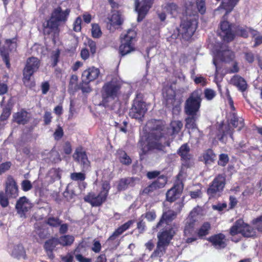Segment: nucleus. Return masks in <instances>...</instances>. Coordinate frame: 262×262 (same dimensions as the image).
<instances>
[{
    "mask_svg": "<svg viewBox=\"0 0 262 262\" xmlns=\"http://www.w3.org/2000/svg\"><path fill=\"white\" fill-rule=\"evenodd\" d=\"M183 123L180 120H172L169 127L165 125L161 120L154 121L150 132L148 134L146 142L140 140L138 145L141 150L140 156L145 155L150 151L156 150L164 151L166 146H169V137L178 134L183 127Z\"/></svg>",
    "mask_w": 262,
    "mask_h": 262,
    "instance_id": "obj_1",
    "label": "nucleus"
},
{
    "mask_svg": "<svg viewBox=\"0 0 262 262\" xmlns=\"http://www.w3.org/2000/svg\"><path fill=\"white\" fill-rule=\"evenodd\" d=\"M70 12V9L63 10L60 6H58L52 10L49 18L43 23V34L51 35L54 43L59 36V26L67 23Z\"/></svg>",
    "mask_w": 262,
    "mask_h": 262,
    "instance_id": "obj_2",
    "label": "nucleus"
},
{
    "mask_svg": "<svg viewBox=\"0 0 262 262\" xmlns=\"http://www.w3.org/2000/svg\"><path fill=\"white\" fill-rule=\"evenodd\" d=\"M227 124L223 126V124L220 125L216 137L220 141L225 143V138L228 135L233 139L234 128H237L238 130H241L244 126V120L237 116V114L233 112H230L227 120Z\"/></svg>",
    "mask_w": 262,
    "mask_h": 262,
    "instance_id": "obj_3",
    "label": "nucleus"
},
{
    "mask_svg": "<svg viewBox=\"0 0 262 262\" xmlns=\"http://www.w3.org/2000/svg\"><path fill=\"white\" fill-rule=\"evenodd\" d=\"M220 28L221 30L220 35L223 40L228 42L233 41L236 36L244 38H247L249 36V27L247 26H235L233 27V31H232V24L225 20L221 23Z\"/></svg>",
    "mask_w": 262,
    "mask_h": 262,
    "instance_id": "obj_4",
    "label": "nucleus"
},
{
    "mask_svg": "<svg viewBox=\"0 0 262 262\" xmlns=\"http://www.w3.org/2000/svg\"><path fill=\"white\" fill-rule=\"evenodd\" d=\"M121 82L116 78L104 83L101 91L103 105L108 106L110 101L118 99L121 95Z\"/></svg>",
    "mask_w": 262,
    "mask_h": 262,
    "instance_id": "obj_5",
    "label": "nucleus"
},
{
    "mask_svg": "<svg viewBox=\"0 0 262 262\" xmlns=\"http://www.w3.org/2000/svg\"><path fill=\"white\" fill-rule=\"evenodd\" d=\"M201 90L193 91L186 99L184 105V112L186 115H199L201 102Z\"/></svg>",
    "mask_w": 262,
    "mask_h": 262,
    "instance_id": "obj_6",
    "label": "nucleus"
},
{
    "mask_svg": "<svg viewBox=\"0 0 262 262\" xmlns=\"http://www.w3.org/2000/svg\"><path fill=\"white\" fill-rule=\"evenodd\" d=\"M198 19L190 17L181 21L180 27L177 28L178 36L181 35L185 40L189 39L198 28Z\"/></svg>",
    "mask_w": 262,
    "mask_h": 262,
    "instance_id": "obj_7",
    "label": "nucleus"
},
{
    "mask_svg": "<svg viewBox=\"0 0 262 262\" xmlns=\"http://www.w3.org/2000/svg\"><path fill=\"white\" fill-rule=\"evenodd\" d=\"M137 32L133 29H129L121 38V44L119 47V52L121 57L135 51L134 41H136Z\"/></svg>",
    "mask_w": 262,
    "mask_h": 262,
    "instance_id": "obj_8",
    "label": "nucleus"
},
{
    "mask_svg": "<svg viewBox=\"0 0 262 262\" xmlns=\"http://www.w3.org/2000/svg\"><path fill=\"white\" fill-rule=\"evenodd\" d=\"M226 184L225 174H217L209 185L206 193L210 198L219 195L224 190Z\"/></svg>",
    "mask_w": 262,
    "mask_h": 262,
    "instance_id": "obj_9",
    "label": "nucleus"
},
{
    "mask_svg": "<svg viewBox=\"0 0 262 262\" xmlns=\"http://www.w3.org/2000/svg\"><path fill=\"white\" fill-rule=\"evenodd\" d=\"M40 65V61L37 57L32 56L27 59L23 71V80L24 83L30 80L31 76L38 70Z\"/></svg>",
    "mask_w": 262,
    "mask_h": 262,
    "instance_id": "obj_10",
    "label": "nucleus"
},
{
    "mask_svg": "<svg viewBox=\"0 0 262 262\" xmlns=\"http://www.w3.org/2000/svg\"><path fill=\"white\" fill-rule=\"evenodd\" d=\"M147 111L146 103L142 100L138 99V95L133 102L129 115L133 118L140 119L144 117Z\"/></svg>",
    "mask_w": 262,
    "mask_h": 262,
    "instance_id": "obj_11",
    "label": "nucleus"
},
{
    "mask_svg": "<svg viewBox=\"0 0 262 262\" xmlns=\"http://www.w3.org/2000/svg\"><path fill=\"white\" fill-rule=\"evenodd\" d=\"M73 158L80 164L82 171H85L91 167V162L88 159L86 151L82 146H79L75 149Z\"/></svg>",
    "mask_w": 262,
    "mask_h": 262,
    "instance_id": "obj_12",
    "label": "nucleus"
},
{
    "mask_svg": "<svg viewBox=\"0 0 262 262\" xmlns=\"http://www.w3.org/2000/svg\"><path fill=\"white\" fill-rule=\"evenodd\" d=\"M17 38L16 37L6 39L5 42L7 45L8 49L5 47L0 48V54L3 58V60L6 64V66L8 69H10L11 67V64L10 62L9 57V51H11L12 50H16L17 43Z\"/></svg>",
    "mask_w": 262,
    "mask_h": 262,
    "instance_id": "obj_13",
    "label": "nucleus"
},
{
    "mask_svg": "<svg viewBox=\"0 0 262 262\" xmlns=\"http://www.w3.org/2000/svg\"><path fill=\"white\" fill-rule=\"evenodd\" d=\"M190 148L187 143L182 144L177 150V154L181 157V166L188 168L191 165L192 155L190 153Z\"/></svg>",
    "mask_w": 262,
    "mask_h": 262,
    "instance_id": "obj_14",
    "label": "nucleus"
},
{
    "mask_svg": "<svg viewBox=\"0 0 262 262\" xmlns=\"http://www.w3.org/2000/svg\"><path fill=\"white\" fill-rule=\"evenodd\" d=\"M176 234V231L172 225L166 226L158 233V242L168 246Z\"/></svg>",
    "mask_w": 262,
    "mask_h": 262,
    "instance_id": "obj_15",
    "label": "nucleus"
},
{
    "mask_svg": "<svg viewBox=\"0 0 262 262\" xmlns=\"http://www.w3.org/2000/svg\"><path fill=\"white\" fill-rule=\"evenodd\" d=\"M134 223V220H129L116 229L106 241V242L108 243V245L110 246L115 245L114 248H117V247L119 245L120 242L118 241H115V240L118 236L128 229Z\"/></svg>",
    "mask_w": 262,
    "mask_h": 262,
    "instance_id": "obj_16",
    "label": "nucleus"
},
{
    "mask_svg": "<svg viewBox=\"0 0 262 262\" xmlns=\"http://www.w3.org/2000/svg\"><path fill=\"white\" fill-rule=\"evenodd\" d=\"M5 194L9 199H16L18 196V186L11 175L7 176L5 184Z\"/></svg>",
    "mask_w": 262,
    "mask_h": 262,
    "instance_id": "obj_17",
    "label": "nucleus"
},
{
    "mask_svg": "<svg viewBox=\"0 0 262 262\" xmlns=\"http://www.w3.org/2000/svg\"><path fill=\"white\" fill-rule=\"evenodd\" d=\"M154 0H142L140 6V0H134L135 8L138 12L137 21H141L145 17L150 8L151 7Z\"/></svg>",
    "mask_w": 262,
    "mask_h": 262,
    "instance_id": "obj_18",
    "label": "nucleus"
},
{
    "mask_svg": "<svg viewBox=\"0 0 262 262\" xmlns=\"http://www.w3.org/2000/svg\"><path fill=\"white\" fill-rule=\"evenodd\" d=\"M167 177L164 175H161L144 188L140 193L142 195H148L157 189L163 188L167 183Z\"/></svg>",
    "mask_w": 262,
    "mask_h": 262,
    "instance_id": "obj_19",
    "label": "nucleus"
},
{
    "mask_svg": "<svg viewBox=\"0 0 262 262\" xmlns=\"http://www.w3.org/2000/svg\"><path fill=\"white\" fill-rule=\"evenodd\" d=\"M33 205L31 201L25 196H21L16 201L15 204V209L17 213L21 217L25 216L27 212H28Z\"/></svg>",
    "mask_w": 262,
    "mask_h": 262,
    "instance_id": "obj_20",
    "label": "nucleus"
},
{
    "mask_svg": "<svg viewBox=\"0 0 262 262\" xmlns=\"http://www.w3.org/2000/svg\"><path fill=\"white\" fill-rule=\"evenodd\" d=\"M83 200L84 202L90 204L93 207H99L106 200V195H103V192H100L98 195L91 192L88 193L83 198Z\"/></svg>",
    "mask_w": 262,
    "mask_h": 262,
    "instance_id": "obj_21",
    "label": "nucleus"
},
{
    "mask_svg": "<svg viewBox=\"0 0 262 262\" xmlns=\"http://www.w3.org/2000/svg\"><path fill=\"white\" fill-rule=\"evenodd\" d=\"M31 118L30 114L25 109H21L13 115V121L19 125L27 124Z\"/></svg>",
    "mask_w": 262,
    "mask_h": 262,
    "instance_id": "obj_22",
    "label": "nucleus"
},
{
    "mask_svg": "<svg viewBox=\"0 0 262 262\" xmlns=\"http://www.w3.org/2000/svg\"><path fill=\"white\" fill-rule=\"evenodd\" d=\"M177 216V212L171 209L164 211L159 221L156 225V227L158 228L161 227L164 223L167 224V226L169 225V223L172 222Z\"/></svg>",
    "mask_w": 262,
    "mask_h": 262,
    "instance_id": "obj_23",
    "label": "nucleus"
},
{
    "mask_svg": "<svg viewBox=\"0 0 262 262\" xmlns=\"http://www.w3.org/2000/svg\"><path fill=\"white\" fill-rule=\"evenodd\" d=\"M100 74L98 68L94 67H89L82 72V78L88 82L93 81L98 78Z\"/></svg>",
    "mask_w": 262,
    "mask_h": 262,
    "instance_id": "obj_24",
    "label": "nucleus"
},
{
    "mask_svg": "<svg viewBox=\"0 0 262 262\" xmlns=\"http://www.w3.org/2000/svg\"><path fill=\"white\" fill-rule=\"evenodd\" d=\"M225 238V235L221 233L210 236L207 240L215 247L223 249L227 246Z\"/></svg>",
    "mask_w": 262,
    "mask_h": 262,
    "instance_id": "obj_25",
    "label": "nucleus"
},
{
    "mask_svg": "<svg viewBox=\"0 0 262 262\" xmlns=\"http://www.w3.org/2000/svg\"><path fill=\"white\" fill-rule=\"evenodd\" d=\"M231 83L235 86L238 91L244 92L247 89V83L245 79L239 75H236L231 79Z\"/></svg>",
    "mask_w": 262,
    "mask_h": 262,
    "instance_id": "obj_26",
    "label": "nucleus"
},
{
    "mask_svg": "<svg viewBox=\"0 0 262 262\" xmlns=\"http://www.w3.org/2000/svg\"><path fill=\"white\" fill-rule=\"evenodd\" d=\"M58 245H59L58 238L53 237L49 239L45 243L43 248L50 257L51 256L52 257H54L53 251Z\"/></svg>",
    "mask_w": 262,
    "mask_h": 262,
    "instance_id": "obj_27",
    "label": "nucleus"
},
{
    "mask_svg": "<svg viewBox=\"0 0 262 262\" xmlns=\"http://www.w3.org/2000/svg\"><path fill=\"white\" fill-rule=\"evenodd\" d=\"M14 103L12 97H11L8 100L6 105L3 107L2 113L0 115V121H4L7 120L10 117L11 111L13 108Z\"/></svg>",
    "mask_w": 262,
    "mask_h": 262,
    "instance_id": "obj_28",
    "label": "nucleus"
},
{
    "mask_svg": "<svg viewBox=\"0 0 262 262\" xmlns=\"http://www.w3.org/2000/svg\"><path fill=\"white\" fill-rule=\"evenodd\" d=\"M196 223L185 220L184 222L183 235L184 237L193 236L195 233Z\"/></svg>",
    "mask_w": 262,
    "mask_h": 262,
    "instance_id": "obj_29",
    "label": "nucleus"
},
{
    "mask_svg": "<svg viewBox=\"0 0 262 262\" xmlns=\"http://www.w3.org/2000/svg\"><path fill=\"white\" fill-rule=\"evenodd\" d=\"M109 23L113 26H119L122 24L123 19L121 14L119 11H115L113 12L110 17L108 18Z\"/></svg>",
    "mask_w": 262,
    "mask_h": 262,
    "instance_id": "obj_30",
    "label": "nucleus"
},
{
    "mask_svg": "<svg viewBox=\"0 0 262 262\" xmlns=\"http://www.w3.org/2000/svg\"><path fill=\"white\" fill-rule=\"evenodd\" d=\"M202 211V208L199 206L193 208L185 220L196 223L198 222L200 216L201 215Z\"/></svg>",
    "mask_w": 262,
    "mask_h": 262,
    "instance_id": "obj_31",
    "label": "nucleus"
},
{
    "mask_svg": "<svg viewBox=\"0 0 262 262\" xmlns=\"http://www.w3.org/2000/svg\"><path fill=\"white\" fill-rule=\"evenodd\" d=\"M211 229V224L209 222H205L197 230L196 234L199 238L202 239L209 233Z\"/></svg>",
    "mask_w": 262,
    "mask_h": 262,
    "instance_id": "obj_32",
    "label": "nucleus"
},
{
    "mask_svg": "<svg viewBox=\"0 0 262 262\" xmlns=\"http://www.w3.org/2000/svg\"><path fill=\"white\" fill-rule=\"evenodd\" d=\"M216 55L222 61H227L233 56V53L228 49L217 50Z\"/></svg>",
    "mask_w": 262,
    "mask_h": 262,
    "instance_id": "obj_33",
    "label": "nucleus"
},
{
    "mask_svg": "<svg viewBox=\"0 0 262 262\" xmlns=\"http://www.w3.org/2000/svg\"><path fill=\"white\" fill-rule=\"evenodd\" d=\"M187 116V117L185 118V127L188 129L192 130L198 128L196 122L199 117V115Z\"/></svg>",
    "mask_w": 262,
    "mask_h": 262,
    "instance_id": "obj_34",
    "label": "nucleus"
},
{
    "mask_svg": "<svg viewBox=\"0 0 262 262\" xmlns=\"http://www.w3.org/2000/svg\"><path fill=\"white\" fill-rule=\"evenodd\" d=\"M239 0H223L220 7L226 10V13L232 11Z\"/></svg>",
    "mask_w": 262,
    "mask_h": 262,
    "instance_id": "obj_35",
    "label": "nucleus"
},
{
    "mask_svg": "<svg viewBox=\"0 0 262 262\" xmlns=\"http://www.w3.org/2000/svg\"><path fill=\"white\" fill-rule=\"evenodd\" d=\"M167 246L158 242L156 248L151 254V257L156 258L163 256L166 252Z\"/></svg>",
    "mask_w": 262,
    "mask_h": 262,
    "instance_id": "obj_36",
    "label": "nucleus"
},
{
    "mask_svg": "<svg viewBox=\"0 0 262 262\" xmlns=\"http://www.w3.org/2000/svg\"><path fill=\"white\" fill-rule=\"evenodd\" d=\"M59 244L63 247L70 246L74 242L75 238L70 235H64L58 238Z\"/></svg>",
    "mask_w": 262,
    "mask_h": 262,
    "instance_id": "obj_37",
    "label": "nucleus"
},
{
    "mask_svg": "<svg viewBox=\"0 0 262 262\" xmlns=\"http://www.w3.org/2000/svg\"><path fill=\"white\" fill-rule=\"evenodd\" d=\"M179 195L180 193L178 189L172 187L166 192V200L170 203L173 202L179 197Z\"/></svg>",
    "mask_w": 262,
    "mask_h": 262,
    "instance_id": "obj_38",
    "label": "nucleus"
},
{
    "mask_svg": "<svg viewBox=\"0 0 262 262\" xmlns=\"http://www.w3.org/2000/svg\"><path fill=\"white\" fill-rule=\"evenodd\" d=\"M241 234L245 237H251L253 235V228L244 222L241 224Z\"/></svg>",
    "mask_w": 262,
    "mask_h": 262,
    "instance_id": "obj_39",
    "label": "nucleus"
},
{
    "mask_svg": "<svg viewBox=\"0 0 262 262\" xmlns=\"http://www.w3.org/2000/svg\"><path fill=\"white\" fill-rule=\"evenodd\" d=\"M47 159L48 160V162L52 164L57 163L61 161L59 152L54 150H52L50 152Z\"/></svg>",
    "mask_w": 262,
    "mask_h": 262,
    "instance_id": "obj_40",
    "label": "nucleus"
},
{
    "mask_svg": "<svg viewBox=\"0 0 262 262\" xmlns=\"http://www.w3.org/2000/svg\"><path fill=\"white\" fill-rule=\"evenodd\" d=\"M78 80V78L76 75L73 74L71 75L69 83V89L73 92L79 90Z\"/></svg>",
    "mask_w": 262,
    "mask_h": 262,
    "instance_id": "obj_41",
    "label": "nucleus"
},
{
    "mask_svg": "<svg viewBox=\"0 0 262 262\" xmlns=\"http://www.w3.org/2000/svg\"><path fill=\"white\" fill-rule=\"evenodd\" d=\"M119 160L122 164L129 165L132 163V160L131 158L125 151L121 150L119 152Z\"/></svg>",
    "mask_w": 262,
    "mask_h": 262,
    "instance_id": "obj_42",
    "label": "nucleus"
},
{
    "mask_svg": "<svg viewBox=\"0 0 262 262\" xmlns=\"http://www.w3.org/2000/svg\"><path fill=\"white\" fill-rule=\"evenodd\" d=\"M92 36L95 38H99L102 35V32L100 26L97 24H92Z\"/></svg>",
    "mask_w": 262,
    "mask_h": 262,
    "instance_id": "obj_43",
    "label": "nucleus"
},
{
    "mask_svg": "<svg viewBox=\"0 0 262 262\" xmlns=\"http://www.w3.org/2000/svg\"><path fill=\"white\" fill-rule=\"evenodd\" d=\"M62 223V221H61L59 217H49L46 220V223L48 225L52 227H57L60 225Z\"/></svg>",
    "mask_w": 262,
    "mask_h": 262,
    "instance_id": "obj_44",
    "label": "nucleus"
},
{
    "mask_svg": "<svg viewBox=\"0 0 262 262\" xmlns=\"http://www.w3.org/2000/svg\"><path fill=\"white\" fill-rule=\"evenodd\" d=\"M215 157V155L212 149L210 148L206 150L203 155V158L206 163L213 161Z\"/></svg>",
    "mask_w": 262,
    "mask_h": 262,
    "instance_id": "obj_45",
    "label": "nucleus"
},
{
    "mask_svg": "<svg viewBox=\"0 0 262 262\" xmlns=\"http://www.w3.org/2000/svg\"><path fill=\"white\" fill-rule=\"evenodd\" d=\"M90 82L82 78V82L78 85L79 90H81L83 93L91 92L92 89L90 86Z\"/></svg>",
    "mask_w": 262,
    "mask_h": 262,
    "instance_id": "obj_46",
    "label": "nucleus"
},
{
    "mask_svg": "<svg viewBox=\"0 0 262 262\" xmlns=\"http://www.w3.org/2000/svg\"><path fill=\"white\" fill-rule=\"evenodd\" d=\"M196 6L201 14L203 15L206 13V0H196Z\"/></svg>",
    "mask_w": 262,
    "mask_h": 262,
    "instance_id": "obj_47",
    "label": "nucleus"
},
{
    "mask_svg": "<svg viewBox=\"0 0 262 262\" xmlns=\"http://www.w3.org/2000/svg\"><path fill=\"white\" fill-rule=\"evenodd\" d=\"M157 217L156 213L155 210L146 212L141 216V218L144 217L147 219L148 222L154 221Z\"/></svg>",
    "mask_w": 262,
    "mask_h": 262,
    "instance_id": "obj_48",
    "label": "nucleus"
},
{
    "mask_svg": "<svg viewBox=\"0 0 262 262\" xmlns=\"http://www.w3.org/2000/svg\"><path fill=\"white\" fill-rule=\"evenodd\" d=\"M241 224L238 221L236 222L235 225H233L230 229V234L234 236L238 233L241 234Z\"/></svg>",
    "mask_w": 262,
    "mask_h": 262,
    "instance_id": "obj_49",
    "label": "nucleus"
},
{
    "mask_svg": "<svg viewBox=\"0 0 262 262\" xmlns=\"http://www.w3.org/2000/svg\"><path fill=\"white\" fill-rule=\"evenodd\" d=\"M130 181L127 178L121 179L118 185V189L119 190H123L127 188Z\"/></svg>",
    "mask_w": 262,
    "mask_h": 262,
    "instance_id": "obj_50",
    "label": "nucleus"
},
{
    "mask_svg": "<svg viewBox=\"0 0 262 262\" xmlns=\"http://www.w3.org/2000/svg\"><path fill=\"white\" fill-rule=\"evenodd\" d=\"M71 179L73 181H83L85 179V174L82 172H73L71 174Z\"/></svg>",
    "mask_w": 262,
    "mask_h": 262,
    "instance_id": "obj_51",
    "label": "nucleus"
},
{
    "mask_svg": "<svg viewBox=\"0 0 262 262\" xmlns=\"http://www.w3.org/2000/svg\"><path fill=\"white\" fill-rule=\"evenodd\" d=\"M12 166L10 161H7L0 164V176L8 171Z\"/></svg>",
    "mask_w": 262,
    "mask_h": 262,
    "instance_id": "obj_52",
    "label": "nucleus"
},
{
    "mask_svg": "<svg viewBox=\"0 0 262 262\" xmlns=\"http://www.w3.org/2000/svg\"><path fill=\"white\" fill-rule=\"evenodd\" d=\"M204 93L205 98L208 100L213 99L216 95V93L214 90L208 88L204 90Z\"/></svg>",
    "mask_w": 262,
    "mask_h": 262,
    "instance_id": "obj_53",
    "label": "nucleus"
},
{
    "mask_svg": "<svg viewBox=\"0 0 262 262\" xmlns=\"http://www.w3.org/2000/svg\"><path fill=\"white\" fill-rule=\"evenodd\" d=\"M229 162V157L227 154H221L219 156L218 164L221 166H225Z\"/></svg>",
    "mask_w": 262,
    "mask_h": 262,
    "instance_id": "obj_54",
    "label": "nucleus"
},
{
    "mask_svg": "<svg viewBox=\"0 0 262 262\" xmlns=\"http://www.w3.org/2000/svg\"><path fill=\"white\" fill-rule=\"evenodd\" d=\"M82 19L80 16L77 17L73 23V29L75 32H80L81 30Z\"/></svg>",
    "mask_w": 262,
    "mask_h": 262,
    "instance_id": "obj_55",
    "label": "nucleus"
},
{
    "mask_svg": "<svg viewBox=\"0 0 262 262\" xmlns=\"http://www.w3.org/2000/svg\"><path fill=\"white\" fill-rule=\"evenodd\" d=\"M60 51L59 49H57L55 52H54L51 56V58L53 60L52 65L53 67L57 66L58 62H59V58L60 57Z\"/></svg>",
    "mask_w": 262,
    "mask_h": 262,
    "instance_id": "obj_56",
    "label": "nucleus"
},
{
    "mask_svg": "<svg viewBox=\"0 0 262 262\" xmlns=\"http://www.w3.org/2000/svg\"><path fill=\"white\" fill-rule=\"evenodd\" d=\"M64 133L62 128L60 126H58L57 128L55 129L53 134L54 139L58 141L61 139L63 136Z\"/></svg>",
    "mask_w": 262,
    "mask_h": 262,
    "instance_id": "obj_57",
    "label": "nucleus"
},
{
    "mask_svg": "<svg viewBox=\"0 0 262 262\" xmlns=\"http://www.w3.org/2000/svg\"><path fill=\"white\" fill-rule=\"evenodd\" d=\"M8 199L9 198L6 195H5L3 191L0 192V204L3 207L5 208L8 206Z\"/></svg>",
    "mask_w": 262,
    "mask_h": 262,
    "instance_id": "obj_58",
    "label": "nucleus"
},
{
    "mask_svg": "<svg viewBox=\"0 0 262 262\" xmlns=\"http://www.w3.org/2000/svg\"><path fill=\"white\" fill-rule=\"evenodd\" d=\"M21 188L24 191H28L32 188L31 182L28 180H23L21 183Z\"/></svg>",
    "mask_w": 262,
    "mask_h": 262,
    "instance_id": "obj_59",
    "label": "nucleus"
},
{
    "mask_svg": "<svg viewBox=\"0 0 262 262\" xmlns=\"http://www.w3.org/2000/svg\"><path fill=\"white\" fill-rule=\"evenodd\" d=\"M137 229H138L139 233H143L145 231L146 224L143 219H139V221L137 224Z\"/></svg>",
    "mask_w": 262,
    "mask_h": 262,
    "instance_id": "obj_60",
    "label": "nucleus"
},
{
    "mask_svg": "<svg viewBox=\"0 0 262 262\" xmlns=\"http://www.w3.org/2000/svg\"><path fill=\"white\" fill-rule=\"evenodd\" d=\"M91 249L96 253H99L101 249V245L100 242L99 241L94 239Z\"/></svg>",
    "mask_w": 262,
    "mask_h": 262,
    "instance_id": "obj_61",
    "label": "nucleus"
},
{
    "mask_svg": "<svg viewBox=\"0 0 262 262\" xmlns=\"http://www.w3.org/2000/svg\"><path fill=\"white\" fill-rule=\"evenodd\" d=\"M111 188L110 183L107 181H104L102 185V190L100 192H103V195H106L107 199L108 191Z\"/></svg>",
    "mask_w": 262,
    "mask_h": 262,
    "instance_id": "obj_62",
    "label": "nucleus"
},
{
    "mask_svg": "<svg viewBox=\"0 0 262 262\" xmlns=\"http://www.w3.org/2000/svg\"><path fill=\"white\" fill-rule=\"evenodd\" d=\"M178 8L177 5L173 3H168L166 6L167 11H169L171 14L177 12Z\"/></svg>",
    "mask_w": 262,
    "mask_h": 262,
    "instance_id": "obj_63",
    "label": "nucleus"
},
{
    "mask_svg": "<svg viewBox=\"0 0 262 262\" xmlns=\"http://www.w3.org/2000/svg\"><path fill=\"white\" fill-rule=\"evenodd\" d=\"M245 59L247 62L249 63H252L255 59L254 54L251 52H246L244 53Z\"/></svg>",
    "mask_w": 262,
    "mask_h": 262,
    "instance_id": "obj_64",
    "label": "nucleus"
}]
</instances>
